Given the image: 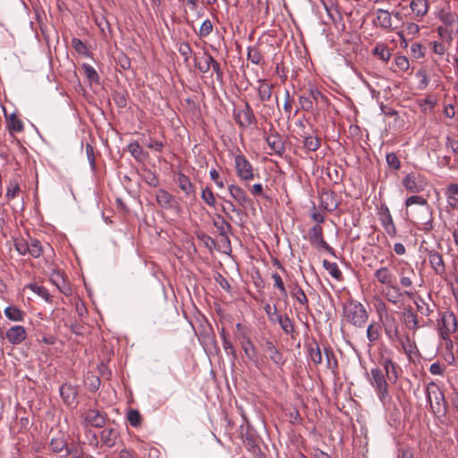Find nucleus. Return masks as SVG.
<instances>
[{"label":"nucleus","instance_id":"6e6552de","mask_svg":"<svg viewBox=\"0 0 458 458\" xmlns=\"http://www.w3.org/2000/svg\"><path fill=\"white\" fill-rule=\"evenodd\" d=\"M270 133L267 134V131H264V139L270 149L268 154H276L278 156H282L285 150L284 141L280 136V134L275 131L273 126L269 129Z\"/></svg>","mask_w":458,"mask_h":458},{"label":"nucleus","instance_id":"49530a36","mask_svg":"<svg viewBox=\"0 0 458 458\" xmlns=\"http://www.w3.org/2000/svg\"><path fill=\"white\" fill-rule=\"evenodd\" d=\"M28 288L30 289L36 294H38L39 297L44 299L45 301H51V295L46 287L38 285V284H28Z\"/></svg>","mask_w":458,"mask_h":458},{"label":"nucleus","instance_id":"ea45409f","mask_svg":"<svg viewBox=\"0 0 458 458\" xmlns=\"http://www.w3.org/2000/svg\"><path fill=\"white\" fill-rule=\"evenodd\" d=\"M247 59L257 65L263 64V55L256 47H249L247 52Z\"/></svg>","mask_w":458,"mask_h":458},{"label":"nucleus","instance_id":"13d9d810","mask_svg":"<svg viewBox=\"0 0 458 458\" xmlns=\"http://www.w3.org/2000/svg\"><path fill=\"white\" fill-rule=\"evenodd\" d=\"M213 30V24L210 20H205L199 29V35L200 38L208 36Z\"/></svg>","mask_w":458,"mask_h":458},{"label":"nucleus","instance_id":"69168bd1","mask_svg":"<svg viewBox=\"0 0 458 458\" xmlns=\"http://www.w3.org/2000/svg\"><path fill=\"white\" fill-rule=\"evenodd\" d=\"M396 66L403 72H405L410 67L409 60L404 55L396 56L394 59Z\"/></svg>","mask_w":458,"mask_h":458},{"label":"nucleus","instance_id":"37998d69","mask_svg":"<svg viewBox=\"0 0 458 458\" xmlns=\"http://www.w3.org/2000/svg\"><path fill=\"white\" fill-rule=\"evenodd\" d=\"M309 355L311 360L316 364L322 363V350L319 347L318 343H314L313 344H310L309 346Z\"/></svg>","mask_w":458,"mask_h":458},{"label":"nucleus","instance_id":"79ce46f5","mask_svg":"<svg viewBox=\"0 0 458 458\" xmlns=\"http://www.w3.org/2000/svg\"><path fill=\"white\" fill-rule=\"evenodd\" d=\"M29 248L30 251H28V254H30L32 258L38 259L42 255V244L38 239L30 237Z\"/></svg>","mask_w":458,"mask_h":458},{"label":"nucleus","instance_id":"b1692460","mask_svg":"<svg viewBox=\"0 0 458 458\" xmlns=\"http://www.w3.org/2000/svg\"><path fill=\"white\" fill-rule=\"evenodd\" d=\"M120 434L114 428H106L100 432V439L104 445L111 448L115 445Z\"/></svg>","mask_w":458,"mask_h":458},{"label":"nucleus","instance_id":"9b49d317","mask_svg":"<svg viewBox=\"0 0 458 458\" xmlns=\"http://www.w3.org/2000/svg\"><path fill=\"white\" fill-rule=\"evenodd\" d=\"M375 279L386 288L392 289L394 293L399 292V286L394 284L395 276L388 267H381L374 272Z\"/></svg>","mask_w":458,"mask_h":458},{"label":"nucleus","instance_id":"1a4fd4ad","mask_svg":"<svg viewBox=\"0 0 458 458\" xmlns=\"http://www.w3.org/2000/svg\"><path fill=\"white\" fill-rule=\"evenodd\" d=\"M427 257L434 274L441 278L446 277V265L443 255L436 250H427Z\"/></svg>","mask_w":458,"mask_h":458},{"label":"nucleus","instance_id":"f704fd0d","mask_svg":"<svg viewBox=\"0 0 458 458\" xmlns=\"http://www.w3.org/2000/svg\"><path fill=\"white\" fill-rule=\"evenodd\" d=\"M177 183L180 187V189L186 194L191 195L195 192V187L191 183L190 178L183 174H179L177 177Z\"/></svg>","mask_w":458,"mask_h":458},{"label":"nucleus","instance_id":"2f4dec72","mask_svg":"<svg viewBox=\"0 0 458 458\" xmlns=\"http://www.w3.org/2000/svg\"><path fill=\"white\" fill-rule=\"evenodd\" d=\"M366 335L369 345L374 344L381 336V326L377 322L370 323L367 327Z\"/></svg>","mask_w":458,"mask_h":458},{"label":"nucleus","instance_id":"5fc2aeb1","mask_svg":"<svg viewBox=\"0 0 458 458\" xmlns=\"http://www.w3.org/2000/svg\"><path fill=\"white\" fill-rule=\"evenodd\" d=\"M81 67L85 72V75L87 76V78L89 81H98V79H99L98 74L93 66H91L89 64H83Z\"/></svg>","mask_w":458,"mask_h":458},{"label":"nucleus","instance_id":"e2e57ef3","mask_svg":"<svg viewBox=\"0 0 458 458\" xmlns=\"http://www.w3.org/2000/svg\"><path fill=\"white\" fill-rule=\"evenodd\" d=\"M145 145L155 151L161 152L165 147L163 141L150 138L148 141L145 142Z\"/></svg>","mask_w":458,"mask_h":458},{"label":"nucleus","instance_id":"774afa93","mask_svg":"<svg viewBox=\"0 0 458 458\" xmlns=\"http://www.w3.org/2000/svg\"><path fill=\"white\" fill-rule=\"evenodd\" d=\"M405 204L407 207L414 205V204L426 205L427 199L421 196L412 195L406 199Z\"/></svg>","mask_w":458,"mask_h":458},{"label":"nucleus","instance_id":"bf43d9fd","mask_svg":"<svg viewBox=\"0 0 458 458\" xmlns=\"http://www.w3.org/2000/svg\"><path fill=\"white\" fill-rule=\"evenodd\" d=\"M438 35L445 40L451 42L453 40V30L447 25L437 28Z\"/></svg>","mask_w":458,"mask_h":458},{"label":"nucleus","instance_id":"72a5a7b5","mask_svg":"<svg viewBox=\"0 0 458 458\" xmlns=\"http://www.w3.org/2000/svg\"><path fill=\"white\" fill-rule=\"evenodd\" d=\"M291 294L301 305L304 307L305 310L308 311L310 310L307 295L300 285L295 284L291 291Z\"/></svg>","mask_w":458,"mask_h":458},{"label":"nucleus","instance_id":"c85d7f7f","mask_svg":"<svg viewBox=\"0 0 458 458\" xmlns=\"http://www.w3.org/2000/svg\"><path fill=\"white\" fill-rule=\"evenodd\" d=\"M273 316H276V321L278 322L282 330L289 335L293 334L294 332V325L293 322L287 316H281L276 312V308H274V313Z\"/></svg>","mask_w":458,"mask_h":458},{"label":"nucleus","instance_id":"58836bf2","mask_svg":"<svg viewBox=\"0 0 458 458\" xmlns=\"http://www.w3.org/2000/svg\"><path fill=\"white\" fill-rule=\"evenodd\" d=\"M7 127L10 132H21L23 131V123L15 114L7 118Z\"/></svg>","mask_w":458,"mask_h":458},{"label":"nucleus","instance_id":"4d7b16f0","mask_svg":"<svg viewBox=\"0 0 458 458\" xmlns=\"http://www.w3.org/2000/svg\"><path fill=\"white\" fill-rule=\"evenodd\" d=\"M209 63H211V69L216 74V78L219 82H223L224 81V71L221 68L220 64L215 59H209Z\"/></svg>","mask_w":458,"mask_h":458},{"label":"nucleus","instance_id":"3c124183","mask_svg":"<svg viewBox=\"0 0 458 458\" xmlns=\"http://www.w3.org/2000/svg\"><path fill=\"white\" fill-rule=\"evenodd\" d=\"M201 199L204 200V202L210 206L215 207L216 205V198L209 187H205L201 191Z\"/></svg>","mask_w":458,"mask_h":458},{"label":"nucleus","instance_id":"338daca9","mask_svg":"<svg viewBox=\"0 0 458 458\" xmlns=\"http://www.w3.org/2000/svg\"><path fill=\"white\" fill-rule=\"evenodd\" d=\"M384 227L387 234L390 236H394L396 234L395 225L389 213L386 221L384 222Z\"/></svg>","mask_w":458,"mask_h":458},{"label":"nucleus","instance_id":"9d476101","mask_svg":"<svg viewBox=\"0 0 458 458\" xmlns=\"http://www.w3.org/2000/svg\"><path fill=\"white\" fill-rule=\"evenodd\" d=\"M82 419L85 427L103 428L106 422L107 415L97 409H88L83 412Z\"/></svg>","mask_w":458,"mask_h":458},{"label":"nucleus","instance_id":"6e6d98bb","mask_svg":"<svg viewBox=\"0 0 458 458\" xmlns=\"http://www.w3.org/2000/svg\"><path fill=\"white\" fill-rule=\"evenodd\" d=\"M272 278L274 280L275 287H276L279 290L280 293L284 297H287V292H286L285 286L284 284L283 279L280 276V275L277 274V273H273L272 274Z\"/></svg>","mask_w":458,"mask_h":458},{"label":"nucleus","instance_id":"a19ab883","mask_svg":"<svg viewBox=\"0 0 458 458\" xmlns=\"http://www.w3.org/2000/svg\"><path fill=\"white\" fill-rule=\"evenodd\" d=\"M321 146L320 139L317 136H304L303 137V147L308 151H316Z\"/></svg>","mask_w":458,"mask_h":458},{"label":"nucleus","instance_id":"680f3d73","mask_svg":"<svg viewBox=\"0 0 458 458\" xmlns=\"http://www.w3.org/2000/svg\"><path fill=\"white\" fill-rule=\"evenodd\" d=\"M20 191H21V189L17 182H10L9 186L7 187V191H6V198L8 199H14L18 195Z\"/></svg>","mask_w":458,"mask_h":458},{"label":"nucleus","instance_id":"f257e3e1","mask_svg":"<svg viewBox=\"0 0 458 458\" xmlns=\"http://www.w3.org/2000/svg\"><path fill=\"white\" fill-rule=\"evenodd\" d=\"M344 316L347 322L357 327H362L369 318L366 308L357 301H348L343 305Z\"/></svg>","mask_w":458,"mask_h":458},{"label":"nucleus","instance_id":"7ed1b4c3","mask_svg":"<svg viewBox=\"0 0 458 458\" xmlns=\"http://www.w3.org/2000/svg\"><path fill=\"white\" fill-rule=\"evenodd\" d=\"M439 335L445 341L446 348L453 345L450 335L454 334L457 329V319L455 315L449 310H445L441 314V318L438 320Z\"/></svg>","mask_w":458,"mask_h":458},{"label":"nucleus","instance_id":"603ef678","mask_svg":"<svg viewBox=\"0 0 458 458\" xmlns=\"http://www.w3.org/2000/svg\"><path fill=\"white\" fill-rule=\"evenodd\" d=\"M414 303L417 307V310L420 314H422L424 316H429L431 310L429 309L428 305L424 301V300L420 296H418L414 300Z\"/></svg>","mask_w":458,"mask_h":458},{"label":"nucleus","instance_id":"f8f14e48","mask_svg":"<svg viewBox=\"0 0 458 458\" xmlns=\"http://www.w3.org/2000/svg\"><path fill=\"white\" fill-rule=\"evenodd\" d=\"M242 349L248 360L259 370H261L267 363L265 357H259L258 350L251 340H246L242 343Z\"/></svg>","mask_w":458,"mask_h":458},{"label":"nucleus","instance_id":"cd10ccee","mask_svg":"<svg viewBox=\"0 0 458 458\" xmlns=\"http://www.w3.org/2000/svg\"><path fill=\"white\" fill-rule=\"evenodd\" d=\"M403 184L405 187V189L410 192L417 193L423 190L422 185L418 183L417 176L415 175V174H408L403 179Z\"/></svg>","mask_w":458,"mask_h":458},{"label":"nucleus","instance_id":"0eeeda50","mask_svg":"<svg viewBox=\"0 0 458 458\" xmlns=\"http://www.w3.org/2000/svg\"><path fill=\"white\" fill-rule=\"evenodd\" d=\"M233 114L236 123L241 128L246 129L257 121L254 112L248 102L244 103L242 108H234Z\"/></svg>","mask_w":458,"mask_h":458},{"label":"nucleus","instance_id":"c756f323","mask_svg":"<svg viewBox=\"0 0 458 458\" xmlns=\"http://www.w3.org/2000/svg\"><path fill=\"white\" fill-rule=\"evenodd\" d=\"M403 318L407 328L415 332L420 327L418 317L411 309H404Z\"/></svg>","mask_w":458,"mask_h":458},{"label":"nucleus","instance_id":"052dcab7","mask_svg":"<svg viewBox=\"0 0 458 458\" xmlns=\"http://www.w3.org/2000/svg\"><path fill=\"white\" fill-rule=\"evenodd\" d=\"M386 159L387 165L391 168H393L394 170H398L400 168V166H401L400 160L395 153H393V152L388 153L386 157Z\"/></svg>","mask_w":458,"mask_h":458},{"label":"nucleus","instance_id":"8fccbe9b","mask_svg":"<svg viewBox=\"0 0 458 458\" xmlns=\"http://www.w3.org/2000/svg\"><path fill=\"white\" fill-rule=\"evenodd\" d=\"M299 103H300L301 108L305 112H313L315 109L312 99L310 98L309 94L307 96L306 95L300 96Z\"/></svg>","mask_w":458,"mask_h":458},{"label":"nucleus","instance_id":"c9c22d12","mask_svg":"<svg viewBox=\"0 0 458 458\" xmlns=\"http://www.w3.org/2000/svg\"><path fill=\"white\" fill-rule=\"evenodd\" d=\"M4 315L8 319L15 322L22 321L25 316L21 310L13 305L5 308Z\"/></svg>","mask_w":458,"mask_h":458},{"label":"nucleus","instance_id":"f3484780","mask_svg":"<svg viewBox=\"0 0 458 458\" xmlns=\"http://www.w3.org/2000/svg\"><path fill=\"white\" fill-rule=\"evenodd\" d=\"M27 333L22 326H13L10 327L6 333L5 337L9 343L13 344H19L26 339Z\"/></svg>","mask_w":458,"mask_h":458},{"label":"nucleus","instance_id":"ddd939ff","mask_svg":"<svg viewBox=\"0 0 458 458\" xmlns=\"http://www.w3.org/2000/svg\"><path fill=\"white\" fill-rule=\"evenodd\" d=\"M308 235L311 245L318 249H324L325 250L331 254L334 253V249L331 246H329L327 242L324 240L323 230L319 225H313L310 229Z\"/></svg>","mask_w":458,"mask_h":458},{"label":"nucleus","instance_id":"dca6fc26","mask_svg":"<svg viewBox=\"0 0 458 458\" xmlns=\"http://www.w3.org/2000/svg\"><path fill=\"white\" fill-rule=\"evenodd\" d=\"M50 281L58 288V290L66 296L72 294V290L67 282L64 274L59 270H55L50 276Z\"/></svg>","mask_w":458,"mask_h":458},{"label":"nucleus","instance_id":"de8ad7c7","mask_svg":"<svg viewBox=\"0 0 458 458\" xmlns=\"http://www.w3.org/2000/svg\"><path fill=\"white\" fill-rule=\"evenodd\" d=\"M30 237V236H28V239H23V238L17 239L14 242L15 250L21 256H25L26 254H28V251H30V248H29Z\"/></svg>","mask_w":458,"mask_h":458},{"label":"nucleus","instance_id":"e433bc0d","mask_svg":"<svg viewBox=\"0 0 458 458\" xmlns=\"http://www.w3.org/2000/svg\"><path fill=\"white\" fill-rule=\"evenodd\" d=\"M335 194L332 191H325L321 195V201L325 208L333 211L337 208L338 203L335 198Z\"/></svg>","mask_w":458,"mask_h":458},{"label":"nucleus","instance_id":"a878e982","mask_svg":"<svg viewBox=\"0 0 458 458\" xmlns=\"http://www.w3.org/2000/svg\"><path fill=\"white\" fill-rule=\"evenodd\" d=\"M209 59L214 57L208 52L204 51L202 57H198L194 55V65L201 73H208L211 70V63Z\"/></svg>","mask_w":458,"mask_h":458},{"label":"nucleus","instance_id":"423d86ee","mask_svg":"<svg viewBox=\"0 0 458 458\" xmlns=\"http://www.w3.org/2000/svg\"><path fill=\"white\" fill-rule=\"evenodd\" d=\"M234 167L239 179L244 182L252 181L257 174L252 164L242 154L235 155Z\"/></svg>","mask_w":458,"mask_h":458},{"label":"nucleus","instance_id":"473e14b6","mask_svg":"<svg viewBox=\"0 0 458 458\" xmlns=\"http://www.w3.org/2000/svg\"><path fill=\"white\" fill-rule=\"evenodd\" d=\"M323 352L327 360V368L335 371L338 368V361L333 349L328 344H323Z\"/></svg>","mask_w":458,"mask_h":458},{"label":"nucleus","instance_id":"a211bd4d","mask_svg":"<svg viewBox=\"0 0 458 458\" xmlns=\"http://www.w3.org/2000/svg\"><path fill=\"white\" fill-rule=\"evenodd\" d=\"M257 83V92L259 101L262 103L269 101L273 95L274 85L264 79L258 80Z\"/></svg>","mask_w":458,"mask_h":458},{"label":"nucleus","instance_id":"864d4df0","mask_svg":"<svg viewBox=\"0 0 458 458\" xmlns=\"http://www.w3.org/2000/svg\"><path fill=\"white\" fill-rule=\"evenodd\" d=\"M50 447L55 453H61L67 448L66 443L62 437L53 438L50 442Z\"/></svg>","mask_w":458,"mask_h":458},{"label":"nucleus","instance_id":"7c9ffc66","mask_svg":"<svg viewBox=\"0 0 458 458\" xmlns=\"http://www.w3.org/2000/svg\"><path fill=\"white\" fill-rule=\"evenodd\" d=\"M308 94L312 99L313 104H316V106H320L324 107L328 105V98L317 88L310 87L308 89Z\"/></svg>","mask_w":458,"mask_h":458},{"label":"nucleus","instance_id":"aec40b11","mask_svg":"<svg viewBox=\"0 0 458 458\" xmlns=\"http://www.w3.org/2000/svg\"><path fill=\"white\" fill-rule=\"evenodd\" d=\"M213 225L218 231L220 236L225 238L229 242L228 234L232 231L231 225L219 214H215L212 217Z\"/></svg>","mask_w":458,"mask_h":458},{"label":"nucleus","instance_id":"412c9836","mask_svg":"<svg viewBox=\"0 0 458 458\" xmlns=\"http://www.w3.org/2000/svg\"><path fill=\"white\" fill-rule=\"evenodd\" d=\"M60 394L63 398L64 402L68 406H75L76 405V396L78 394L77 389L70 385V384H64L60 387Z\"/></svg>","mask_w":458,"mask_h":458},{"label":"nucleus","instance_id":"bb28decb","mask_svg":"<svg viewBox=\"0 0 458 458\" xmlns=\"http://www.w3.org/2000/svg\"><path fill=\"white\" fill-rule=\"evenodd\" d=\"M410 8L416 17H424L428 11V4L427 0H411Z\"/></svg>","mask_w":458,"mask_h":458},{"label":"nucleus","instance_id":"a18cd8bd","mask_svg":"<svg viewBox=\"0 0 458 458\" xmlns=\"http://www.w3.org/2000/svg\"><path fill=\"white\" fill-rule=\"evenodd\" d=\"M323 267H325L326 270L328 271L332 277L335 278L336 280L343 279L342 272L339 269L336 263L330 262L328 260H324Z\"/></svg>","mask_w":458,"mask_h":458},{"label":"nucleus","instance_id":"2eb2a0df","mask_svg":"<svg viewBox=\"0 0 458 458\" xmlns=\"http://www.w3.org/2000/svg\"><path fill=\"white\" fill-rule=\"evenodd\" d=\"M372 24L374 27L380 28L386 31H391L394 30L392 14L385 9L378 8L376 10Z\"/></svg>","mask_w":458,"mask_h":458},{"label":"nucleus","instance_id":"39448f33","mask_svg":"<svg viewBox=\"0 0 458 458\" xmlns=\"http://www.w3.org/2000/svg\"><path fill=\"white\" fill-rule=\"evenodd\" d=\"M388 380L384 371L379 368H373L370 370L369 383L374 387L378 398L384 402L388 396Z\"/></svg>","mask_w":458,"mask_h":458},{"label":"nucleus","instance_id":"0e129e2a","mask_svg":"<svg viewBox=\"0 0 458 458\" xmlns=\"http://www.w3.org/2000/svg\"><path fill=\"white\" fill-rule=\"evenodd\" d=\"M179 53L184 57V61L187 62L192 54V49L189 43L182 42L179 46Z\"/></svg>","mask_w":458,"mask_h":458},{"label":"nucleus","instance_id":"5701e85b","mask_svg":"<svg viewBox=\"0 0 458 458\" xmlns=\"http://www.w3.org/2000/svg\"><path fill=\"white\" fill-rule=\"evenodd\" d=\"M380 364L384 368V374L390 383L394 384L398 378V366L389 358L382 359Z\"/></svg>","mask_w":458,"mask_h":458},{"label":"nucleus","instance_id":"09e8293b","mask_svg":"<svg viewBox=\"0 0 458 458\" xmlns=\"http://www.w3.org/2000/svg\"><path fill=\"white\" fill-rule=\"evenodd\" d=\"M127 420L130 425L134 428H137L141 424V415L137 410H129L127 413Z\"/></svg>","mask_w":458,"mask_h":458},{"label":"nucleus","instance_id":"4468645a","mask_svg":"<svg viewBox=\"0 0 458 458\" xmlns=\"http://www.w3.org/2000/svg\"><path fill=\"white\" fill-rule=\"evenodd\" d=\"M263 350L265 352L268 354L269 360L277 367L283 368V366L286 362V359L284 354L276 348L275 344L269 340L266 339L263 345Z\"/></svg>","mask_w":458,"mask_h":458},{"label":"nucleus","instance_id":"4be33fe9","mask_svg":"<svg viewBox=\"0 0 458 458\" xmlns=\"http://www.w3.org/2000/svg\"><path fill=\"white\" fill-rule=\"evenodd\" d=\"M228 191L231 197L242 208L250 202V199L247 196L246 191L236 184H231L228 186Z\"/></svg>","mask_w":458,"mask_h":458},{"label":"nucleus","instance_id":"f03ea898","mask_svg":"<svg viewBox=\"0 0 458 458\" xmlns=\"http://www.w3.org/2000/svg\"><path fill=\"white\" fill-rule=\"evenodd\" d=\"M426 394L432 412L437 416H443L446 411V403L440 387L434 382L427 385Z\"/></svg>","mask_w":458,"mask_h":458},{"label":"nucleus","instance_id":"20e7f679","mask_svg":"<svg viewBox=\"0 0 458 458\" xmlns=\"http://www.w3.org/2000/svg\"><path fill=\"white\" fill-rule=\"evenodd\" d=\"M403 262L405 266L400 267L398 270L400 286L405 289L403 293V296H406L409 299H413L415 293L413 281L416 277V274L410 264L404 261Z\"/></svg>","mask_w":458,"mask_h":458},{"label":"nucleus","instance_id":"6ab92c4d","mask_svg":"<svg viewBox=\"0 0 458 458\" xmlns=\"http://www.w3.org/2000/svg\"><path fill=\"white\" fill-rule=\"evenodd\" d=\"M386 323L384 326L385 333L390 341H399V326L394 316L386 315Z\"/></svg>","mask_w":458,"mask_h":458},{"label":"nucleus","instance_id":"393cba45","mask_svg":"<svg viewBox=\"0 0 458 458\" xmlns=\"http://www.w3.org/2000/svg\"><path fill=\"white\" fill-rule=\"evenodd\" d=\"M156 199L158 205L163 208H172L176 203L174 197L163 189H159L157 191Z\"/></svg>","mask_w":458,"mask_h":458},{"label":"nucleus","instance_id":"c03bdc74","mask_svg":"<svg viewBox=\"0 0 458 458\" xmlns=\"http://www.w3.org/2000/svg\"><path fill=\"white\" fill-rule=\"evenodd\" d=\"M374 55L377 56L384 62L389 61L391 58V53L389 48L384 44H377L375 48L373 49Z\"/></svg>","mask_w":458,"mask_h":458},{"label":"nucleus","instance_id":"4c0bfd02","mask_svg":"<svg viewBox=\"0 0 458 458\" xmlns=\"http://www.w3.org/2000/svg\"><path fill=\"white\" fill-rule=\"evenodd\" d=\"M127 150L138 161H142L147 157V153L144 152L138 141L128 144Z\"/></svg>","mask_w":458,"mask_h":458}]
</instances>
